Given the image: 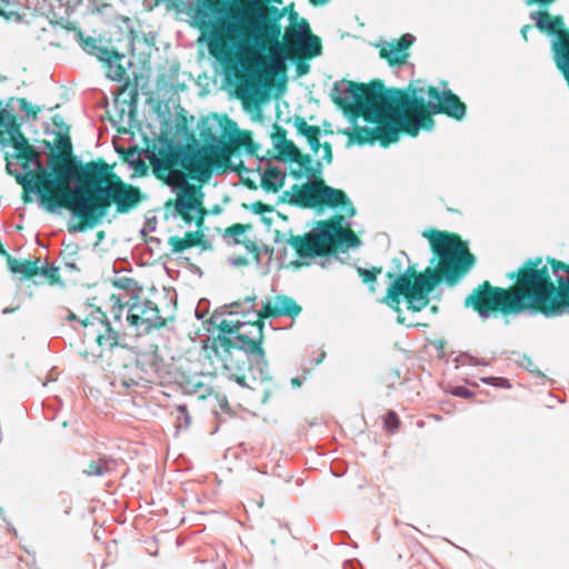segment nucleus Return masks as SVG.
<instances>
[{
    "label": "nucleus",
    "mask_w": 569,
    "mask_h": 569,
    "mask_svg": "<svg viewBox=\"0 0 569 569\" xmlns=\"http://www.w3.org/2000/svg\"><path fill=\"white\" fill-rule=\"evenodd\" d=\"M556 277V287L550 270L541 258L528 259L508 278L516 283L509 289L493 287L483 281L466 299L465 307L472 308L482 320L490 318L495 311L503 317L528 313L557 318L569 315V264L556 259H548Z\"/></svg>",
    "instance_id": "1"
},
{
    "label": "nucleus",
    "mask_w": 569,
    "mask_h": 569,
    "mask_svg": "<svg viewBox=\"0 0 569 569\" xmlns=\"http://www.w3.org/2000/svg\"><path fill=\"white\" fill-rule=\"evenodd\" d=\"M423 237L429 238L435 253L431 264L436 262L437 257L440 258L437 268L428 267L423 272H417L416 267L411 264L403 268V260H410L407 253L401 251L391 260L390 270L386 273L391 282L380 302L398 313L397 322L400 325L406 323V318L401 315V297L407 300L409 310L421 311L429 305V295L442 279L446 284L453 287L476 263V257L468 251L467 244L459 236L430 231V234L425 232Z\"/></svg>",
    "instance_id": "2"
},
{
    "label": "nucleus",
    "mask_w": 569,
    "mask_h": 569,
    "mask_svg": "<svg viewBox=\"0 0 569 569\" xmlns=\"http://www.w3.org/2000/svg\"><path fill=\"white\" fill-rule=\"evenodd\" d=\"M410 98V91L386 88L379 81L369 84L353 81L336 82L331 90V99L346 109L349 120L356 123L359 117L375 127L355 126L352 131H346L349 143L363 146L380 141L388 147L399 140V132L403 131L416 137L421 129V120L417 116L411 118V109H402L403 100Z\"/></svg>",
    "instance_id": "3"
},
{
    "label": "nucleus",
    "mask_w": 569,
    "mask_h": 569,
    "mask_svg": "<svg viewBox=\"0 0 569 569\" xmlns=\"http://www.w3.org/2000/svg\"><path fill=\"white\" fill-rule=\"evenodd\" d=\"M241 0H177V9L190 16L194 26L208 33V49L216 60L222 64L227 76L241 72L238 81V93L243 100L257 102L266 93V83L261 74L248 68L244 59L237 52L238 42L228 34L236 27L247 24L251 8Z\"/></svg>",
    "instance_id": "4"
},
{
    "label": "nucleus",
    "mask_w": 569,
    "mask_h": 569,
    "mask_svg": "<svg viewBox=\"0 0 569 569\" xmlns=\"http://www.w3.org/2000/svg\"><path fill=\"white\" fill-rule=\"evenodd\" d=\"M79 170L67 168L69 182L74 181L76 187L68 184L54 193L47 202V210L56 213L61 208L71 210L72 218L82 222L69 226V232H83L100 224L107 216L111 204H114L117 191V174L111 173L110 167L102 159L83 163L76 162Z\"/></svg>",
    "instance_id": "5"
},
{
    "label": "nucleus",
    "mask_w": 569,
    "mask_h": 569,
    "mask_svg": "<svg viewBox=\"0 0 569 569\" xmlns=\"http://www.w3.org/2000/svg\"><path fill=\"white\" fill-rule=\"evenodd\" d=\"M240 325L241 329H238L233 339L218 336L212 343L213 351L227 370L241 371L248 367L254 380H271L269 363L262 348L263 319L257 317L254 321H241Z\"/></svg>",
    "instance_id": "6"
},
{
    "label": "nucleus",
    "mask_w": 569,
    "mask_h": 569,
    "mask_svg": "<svg viewBox=\"0 0 569 569\" xmlns=\"http://www.w3.org/2000/svg\"><path fill=\"white\" fill-rule=\"evenodd\" d=\"M224 119H229L227 116L218 117L213 114L201 120L199 126L200 140L202 144L196 139L193 131L188 128L186 118L177 122V132L181 133L187 141L194 147V152L203 167L204 178L209 179L214 171L217 174H222L230 169L234 171L237 168H244L242 160H239L238 164H234L231 160L232 146H228L226 137L221 133V127Z\"/></svg>",
    "instance_id": "7"
},
{
    "label": "nucleus",
    "mask_w": 569,
    "mask_h": 569,
    "mask_svg": "<svg viewBox=\"0 0 569 569\" xmlns=\"http://www.w3.org/2000/svg\"><path fill=\"white\" fill-rule=\"evenodd\" d=\"M287 8L279 9L274 6H266L251 8L247 19L252 37L250 41L256 52H268L267 60L276 70L284 67L287 56L283 47L279 41L281 36V19L284 17Z\"/></svg>",
    "instance_id": "8"
},
{
    "label": "nucleus",
    "mask_w": 569,
    "mask_h": 569,
    "mask_svg": "<svg viewBox=\"0 0 569 569\" xmlns=\"http://www.w3.org/2000/svg\"><path fill=\"white\" fill-rule=\"evenodd\" d=\"M281 198L282 200L288 198L290 204L301 208L313 209L326 206L339 209L348 217L356 214V208L347 193L326 184L325 180L307 181L302 186L293 184L292 192L284 191Z\"/></svg>",
    "instance_id": "9"
},
{
    "label": "nucleus",
    "mask_w": 569,
    "mask_h": 569,
    "mask_svg": "<svg viewBox=\"0 0 569 569\" xmlns=\"http://www.w3.org/2000/svg\"><path fill=\"white\" fill-rule=\"evenodd\" d=\"M161 143L162 146L159 148V153L149 158L153 172L167 170L173 166H180L191 174L192 179L199 181L208 180L203 176L204 166H200V162L193 150L194 147L190 143V141H187L186 144H182L166 138L161 141Z\"/></svg>",
    "instance_id": "10"
},
{
    "label": "nucleus",
    "mask_w": 569,
    "mask_h": 569,
    "mask_svg": "<svg viewBox=\"0 0 569 569\" xmlns=\"http://www.w3.org/2000/svg\"><path fill=\"white\" fill-rule=\"evenodd\" d=\"M83 327V338L94 341L101 350H112L121 346L120 332L112 328L107 315L97 308L86 319L81 320Z\"/></svg>",
    "instance_id": "11"
},
{
    "label": "nucleus",
    "mask_w": 569,
    "mask_h": 569,
    "mask_svg": "<svg viewBox=\"0 0 569 569\" xmlns=\"http://www.w3.org/2000/svg\"><path fill=\"white\" fill-rule=\"evenodd\" d=\"M10 154H7V164L6 171L8 174L14 177L18 184H20L23 190V201L30 202L31 198L28 194L29 192L34 193L41 200L42 203L47 207V202L54 196L56 192H51L53 189H46L42 183L38 181V172L36 168L32 169L31 164L26 160L20 163L22 172L18 171L13 168V163L10 160Z\"/></svg>",
    "instance_id": "12"
},
{
    "label": "nucleus",
    "mask_w": 569,
    "mask_h": 569,
    "mask_svg": "<svg viewBox=\"0 0 569 569\" xmlns=\"http://www.w3.org/2000/svg\"><path fill=\"white\" fill-rule=\"evenodd\" d=\"M16 160H27L31 166L36 168L38 172V181L46 187V189H58L62 190L69 183V176L64 173L67 168L50 169L41 162V152L36 150L32 146L22 151L21 153L10 154Z\"/></svg>",
    "instance_id": "13"
},
{
    "label": "nucleus",
    "mask_w": 569,
    "mask_h": 569,
    "mask_svg": "<svg viewBox=\"0 0 569 569\" xmlns=\"http://www.w3.org/2000/svg\"><path fill=\"white\" fill-rule=\"evenodd\" d=\"M428 96V111L431 114H447L456 120H461L466 116L467 107L451 90H443L442 92L435 87H429Z\"/></svg>",
    "instance_id": "14"
},
{
    "label": "nucleus",
    "mask_w": 569,
    "mask_h": 569,
    "mask_svg": "<svg viewBox=\"0 0 569 569\" xmlns=\"http://www.w3.org/2000/svg\"><path fill=\"white\" fill-rule=\"evenodd\" d=\"M301 311L302 308L291 297L279 295L272 300H267L259 310H254L253 306H250L247 312H241L244 315L253 312L256 317L262 319L279 317H289L295 319L301 313Z\"/></svg>",
    "instance_id": "15"
},
{
    "label": "nucleus",
    "mask_w": 569,
    "mask_h": 569,
    "mask_svg": "<svg viewBox=\"0 0 569 569\" xmlns=\"http://www.w3.org/2000/svg\"><path fill=\"white\" fill-rule=\"evenodd\" d=\"M319 236L327 243H337L347 248L360 244L359 238L353 231L343 228V217L337 216L330 222L319 224Z\"/></svg>",
    "instance_id": "16"
},
{
    "label": "nucleus",
    "mask_w": 569,
    "mask_h": 569,
    "mask_svg": "<svg viewBox=\"0 0 569 569\" xmlns=\"http://www.w3.org/2000/svg\"><path fill=\"white\" fill-rule=\"evenodd\" d=\"M77 161L80 160L73 154L68 131L66 133L59 132L54 140V152L50 153L48 158L50 169L74 168V170H79L76 164Z\"/></svg>",
    "instance_id": "17"
},
{
    "label": "nucleus",
    "mask_w": 569,
    "mask_h": 569,
    "mask_svg": "<svg viewBox=\"0 0 569 569\" xmlns=\"http://www.w3.org/2000/svg\"><path fill=\"white\" fill-rule=\"evenodd\" d=\"M147 198L142 191L130 183L117 178L114 206L117 213L126 214L134 210Z\"/></svg>",
    "instance_id": "18"
},
{
    "label": "nucleus",
    "mask_w": 569,
    "mask_h": 569,
    "mask_svg": "<svg viewBox=\"0 0 569 569\" xmlns=\"http://www.w3.org/2000/svg\"><path fill=\"white\" fill-rule=\"evenodd\" d=\"M286 243L296 249L299 257L315 258L322 254L323 244L327 242L322 241L320 238L318 227L316 231H310L305 236H293L289 233Z\"/></svg>",
    "instance_id": "19"
},
{
    "label": "nucleus",
    "mask_w": 569,
    "mask_h": 569,
    "mask_svg": "<svg viewBox=\"0 0 569 569\" xmlns=\"http://www.w3.org/2000/svg\"><path fill=\"white\" fill-rule=\"evenodd\" d=\"M153 173L159 180L163 181L173 193L177 194V198L183 196L186 199L194 196V187L189 183L188 176L182 169L172 167Z\"/></svg>",
    "instance_id": "20"
},
{
    "label": "nucleus",
    "mask_w": 569,
    "mask_h": 569,
    "mask_svg": "<svg viewBox=\"0 0 569 569\" xmlns=\"http://www.w3.org/2000/svg\"><path fill=\"white\" fill-rule=\"evenodd\" d=\"M407 91H410V98L402 101V109H411L413 116H417L421 120V128L430 131L435 127V120L428 113V106L426 107L423 98V88H418L412 84L407 87Z\"/></svg>",
    "instance_id": "21"
},
{
    "label": "nucleus",
    "mask_w": 569,
    "mask_h": 569,
    "mask_svg": "<svg viewBox=\"0 0 569 569\" xmlns=\"http://www.w3.org/2000/svg\"><path fill=\"white\" fill-rule=\"evenodd\" d=\"M111 300H114L112 311L116 319H120L123 308L128 307L127 321L130 326H134L137 328L141 327V319L146 308L144 300H139L138 297L133 296H131L126 302H122L120 298L114 296L111 297Z\"/></svg>",
    "instance_id": "22"
},
{
    "label": "nucleus",
    "mask_w": 569,
    "mask_h": 569,
    "mask_svg": "<svg viewBox=\"0 0 569 569\" xmlns=\"http://www.w3.org/2000/svg\"><path fill=\"white\" fill-rule=\"evenodd\" d=\"M552 36H555L551 41L553 61L560 71L569 76V29L560 28Z\"/></svg>",
    "instance_id": "23"
},
{
    "label": "nucleus",
    "mask_w": 569,
    "mask_h": 569,
    "mask_svg": "<svg viewBox=\"0 0 569 569\" xmlns=\"http://www.w3.org/2000/svg\"><path fill=\"white\" fill-rule=\"evenodd\" d=\"M191 211L200 213L201 216L197 220L198 227H200L203 222L204 209L200 200H198L194 196L189 198H177L174 201V213L173 216H180L186 224H191L194 220Z\"/></svg>",
    "instance_id": "24"
},
{
    "label": "nucleus",
    "mask_w": 569,
    "mask_h": 569,
    "mask_svg": "<svg viewBox=\"0 0 569 569\" xmlns=\"http://www.w3.org/2000/svg\"><path fill=\"white\" fill-rule=\"evenodd\" d=\"M162 357L158 353V350L150 353H144L136 360V368L141 372L140 378L151 382L154 378H158L161 373Z\"/></svg>",
    "instance_id": "25"
},
{
    "label": "nucleus",
    "mask_w": 569,
    "mask_h": 569,
    "mask_svg": "<svg viewBox=\"0 0 569 569\" xmlns=\"http://www.w3.org/2000/svg\"><path fill=\"white\" fill-rule=\"evenodd\" d=\"M77 36L80 40V47L87 53L94 56L102 62H110V59L117 58V51L109 49L101 44V41L93 37H83L81 30H78Z\"/></svg>",
    "instance_id": "26"
},
{
    "label": "nucleus",
    "mask_w": 569,
    "mask_h": 569,
    "mask_svg": "<svg viewBox=\"0 0 569 569\" xmlns=\"http://www.w3.org/2000/svg\"><path fill=\"white\" fill-rule=\"evenodd\" d=\"M221 133L226 137L228 146H232V152L236 148L251 144V137L247 132L239 130L237 123L231 119H224L221 127Z\"/></svg>",
    "instance_id": "27"
},
{
    "label": "nucleus",
    "mask_w": 569,
    "mask_h": 569,
    "mask_svg": "<svg viewBox=\"0 0 569 569\" xmlns=\"http://www.w3.org/2000/svg\"><path fill=\"white\" fill-rule=\"evenodd\" d=\"M293 127L297 129L298 134L307 138L311 150L317 153L322 146L319 141V137L321 134L320 128L317 126H309L306 119L299 116L293 118Z\"/></svg>",
    "instance_id": "28"
},
{
    "label": "nucleus",
    "mask_w": 569,
    "mask_h": 569,
    "mask_svg": "<svg viewBox=\"0 0 569 569\" xmlns=\"http://www.w3.org/2000/svg\"><path fill=\"white\" fill-rule=\"evenodd\" d=\"M530 19L535 21V26L541 31L547 32L549 34H553L560 28L565 27V21L562 16H556L553 19H550V16L543 11H532L530 12Z\"/></svg>",
    "instance_id": "29"
},
{
    "label": "nucleus",
    "mask_w": 569,
    "mask_h": 569,
    "mask_svg": "<svg viewBox=\"0 0 569 569\" xmlns=\"http://www.w3.org/2000/svg\"><path fill=\"white\" fill-rule=\"evenodd\" d=\"M286 173L278 167L269 166L261 174V188L268 192H278L284 184Z\"/></svg>",
    "instance_id": "30"
},
{
    "label": "nucleus",
    "mask_w": 569,
    "mask_h": 569,
    "mask_svg": "<svg viewBox=\"0 0 569 569\" xmlns=\"http://www.w3.org/2000/svg\"><path fill=\"white\" fill-rule=\"evenodd\" d=\"M144 303L146 308L141 319L142 330L149 332L151 329L162 328L166 325V320L160 316L157 305L150 300H144Z\"/></svg>",
    "instance_id": "31"
},
{
    "label": "nucleus",
    "mask_w": 569,
    "mask_h": 569,
    "mask_svg": "<svg viewBox=\"0 0 569 569\" xmlns=\"http://www.w3.org/2000/svg\"><path fill=\"white\" fill-rule=\"evenodd\" d=\"M58 6L52 4L51 12L47 14V19L52 26H60L67 30H70L71 22L69 21V17L72 13V8L69 4L62 3V0H57Z\"/></svg>",
    "instance_id": "32"
},
{
    "label": "nucleus",
    "mask_w": 569,
    "mask_h": 569,
    "mask_svg": "<svg viewBox=\"0 0 569 569\" xmlns=\"http://www.w3.org/2000/svg\"><path fill=\"white\" fill-rule=\"evenodd\" d=\"M117 467V461L112 458H99L91 460L83 473L88 477H103L111 473Z\"/></svg>",
    "instance_id": "33"
},
{
    "label": "nucleus",
    "mask_w": 569,
    "mask_h": 569,
    "mask_svg": "<svg viewBox=\"0 0 569 569\" xmlns=\"http://www.w3.org/2000/svg\"><path fill=\"white\" fill-rule=\"evenodd\" d=\"M295 163L297 167L290 168V176L296 180H300L306 177L308 181H312L315 178L312 157L310 154H302Z\"/></svg>",
    "instance_id": "34"
},
{
    "label": "nucleus",
    "mask_w": 569,
    "mask_h": 569,
    "mask_svg": "<svg viewBox=\"0 0 569 569\" xmlns=\"http://www.w3.org/2000/svg\"><path fill=\"white\" fill-rule=\"evenodd\" d=\"M39 259L34 261H19L13 257H9L8 267L13 273H21L26 278H31L39 273Z\"/></svg>",
    "instance_id": "35"
},
{
    "label": "nucleus",
    "mask_w": 569,
    "mask_h": 569,
    "mask_svg": "<svg viewBox=\"0 0 569 569\" xmlns=\"http://www.w3.org/2000/svg\"><path fill=\"white\" fill-rule=\"evenodd\" d=\"M297 51L303 56L318 57L322 53L320 38L313 33L297 43Z\"/></svg>",
    "instance_id": "36"
},
{
    "label": "nucleus",
    "mask_w": 569,
    "mask_h": 569,
    "mask_svg": "<svg viewBox=\"0 0 569 569\" xmlns=\"http://www.w3.org/2000/svg\"><path fill=\"white\" fill-rule=\"evenodd\" d=\"M117 58L110 59V62H104L108 66L107 77L113 81H122L126 78L127 71L124 66L121 63L126 59L123 53L117 51Z\"/></svg>",
    "instance_id": "37"
},
{
    "label": "nucleus",
    "mask_w": 569,
    "mask_h": 569,
    "mask_svg": "<svg viewBox=\"0 0 569 569\" xmlns=\"http://www.w3.org/2000/svg\"><path fill=\"white\" fill-rule=\"evenodd\" d=\"M312 34L310 26L306 19H300L295 27H290L286 32V38L296 41V43L300 42L305 38Z\"/></svg>",
    "instance_id": "38"
},
{
    "label": "nucleus",
    "mask_w": 569,
    "mask_h": 569,
    "mask_svg": "<svg viewBox=\"0 0 569 569\" xmlns=\"http://www.w3.org/2000/svg\"><path fill=\"white\" fill-rule=\"evenodd\" d=\"M277 150L279 152V160L283 162L290 161L291 163H295L303 154L291 140H287L286 143L277 148Z\"/></svg>",
    "instance_id": "39"
},
{
    "label": "nucleus",
    "mask_w": 569,
    "mask_h": 569,
    "mask_svg": "<svg viewBox=\"0 0 569 569\" xmlns=\"http://www.w3.org/2000/svg\"><path fill=\"white\" fill-rule=\"evenodd\" d=\"M10 139H6L3 137L0 138V144L4 148L9 142H11L12 147L14 148V153H21L31 144L28 142L26 137L23 136L22 131L18 129L13 132V134H9Z\"/></svg>",
    "instance_id": "40"
},
{
    "label": "nucleus",
    "mask_w": 569,
    "mask_h": 569,
    "mask_svg": "<svg viewBox=\"0 0 569 569\" xmlns=\"http://www.w3.org/2000/svg\"><path fill=\"white\" fill-rule=\"evenodd\" d=\"M357 272L359 277H361L362 282L368 284L370 292H376L377 277L382 272L381 267H372L371 269H366L362 267H357Z\"/></svg>",
    "instance_id": "41"
},
{
    "label": "nucleus",
    "mask_w": 569,
    "mask_h": 569,
    "mask_svg": "<svg viewBox=\"0 0 569 569\" xmlns=\"http://www.w3.org/2000/svg\"><path fill=\"white\" fill-rule=\"evenodd\" d=\"M380 56L388 60V63L391 67L400 66L406 63L409 53H402L397 51V47L390 44L389 48H382L380 50Z\"/></svg>",
    "instance_id": "42"
},
{
    "label": "nucleus",
    "mask_w": 569,
    "mask_h": 569,
    "mask_svg": "<svg viewBox=\"0 0 569 569\" xmlns=\"http://www.w3.org/2000/svg\"><path fill=\"white\" fill-rule=\"evenodd\" d=\"M1 127L6 129L8 134H13L14 131L20 129V126L16 121V116L7 109L0 112V128Z\"/></svg>",
    "instance_id": "43"
},
{
    "label": "nucleus",
    "mask_w": 569,
    "mask_h": 569,
    "mask_svg": "<svg viewBox=\"0 0 569 569\" xmlns=\"http://www.w3.org/2000/svg\"><path fill=\"white\" fill-rule=\"evenodd\" d=\"M241 321L232 322L229 320H223L219 322V335L218 336H226L233 339V337L237 335L238 329H241L240 325Z\"/></svg>",
    "instance_id": "44"
},
{
    "label": "nucleus",
    "mask_w": 569,
    "mask_h": 569,
    "mask_svg": "<svg viewBox=\"0 0 569 569\" xmlns=\"http://www.w3.org/2000/svg\"><path fill=\"white\" fill-rule=\"evenodd\" d=\"M14 6L7 0H1L0 16L7 20H20V14L14 10Z\"/></svg>",
    "instance_id": "45"
},
{
    "label": "nucleus",
    "mask_w": 569,
    "mask_h": 569,
    "mask_svg": "<svg viewBox=\"0 0 569 569\" xmlns=\"http://www.w3.org/2000/svg\"><path fill=\"white\" fill-rule=\"evenodd\" d=\"M250 228V226H244L241 223H234L231 227L227 228L223 234V238H234L233 243L238 244L240 243V240L238 239L239 236L244 233L246 229Z\"/></svg>",
    "instance_id": "46"
},
{
    "label": "nucleus",
    "mask_w": 569,
    "mask_h": 569,
    "mask_svg": "<svg viewBox=\"0 0 569 569\" xmlns=\"http://www.w3.org/2000/svg\"><path fill=\"white\" fill-rule=\"evenodd\" d=\"M385 429L393 433L398 430L400 420L398 415L395 411H388L383 419Z\"/></svg>",
    "instance_id": "47"
},
{
    "label": "nucleus",
    "mask_w": 569,
    "mask_h": 569,
    "mask_svg": "<svg viewBox=\"0 0 569 569\" xmlns=\"http://www.w3.org/2000/svg\"><path fill=\"white\" fill-rule=\"evenodd\" d=\"M287 131L281 126L274 124V132L272 134V144L274 149L283 146L287 141Z\"/></svg>",
    "instance_id": "48"
},
{
    "label": "nucleus",
    "mask_w": 569,
    "mask_h": 569,
    "mask_svg": "<svg viewBox=\"0 0 569 569\" xmlns=\"http://www.w3.org/2000/svg\"><path fill=\"white\" fill-rule=\"evenodd\" d=\"M168 243L171 246L173 253H179L190 248V244L187 243L186 239H181L177 236L170 237Z\"/></svg>",
    "instance_id": "49"
},
{
    "label": "nucleus",
    "mask_w": 569,
    "mask_h": 569,
    "mask_svg": "<svg viewBox=\"0 0 569 569\" xmlns=\"http://www.w3.org/2000/svg\"><path fill=\"white\" fill-rule=\"evenodd\" d=\"M113 286L130 291L137 287V281L133 278L120 277L113 280Z\"/></svg>",
    "instance_id": "50"
},
{
    "label": "nucleus",
    "mask_w": 569,
    "mask_h": 569,
    "mask_svg": "<svg viewBox=\"0 0 569 569\" xmlns=\"http://www.w3.org/2000/svg\"><path fill=\"white\" fill-rule=\"evenodd\" d=\"M177 411H178L177 419L179 420L180 427H183L184 429H187L190 426V420H191V417H190L187 406L186 405L178 406Z\"/></svg>",
    "instance_id": "51"
},
{
    "label": "nucleus",
    "mask_w": 569,
    "mask_h": 569,
    "mask_svg": "<svg viewBox=\"0 0 569 569\" xmlns=\"http://www.w3.org/2000/svg\"><path fill=\"white\" fill-rule=\"evenodd\" d=\"M481 381L486 385L499 387V388H510L511 385L507 378L502 377H485L481 379Z\"/></svg>",
    "instance_id": "52"
},
{
    "label": "nucleus",
    "mask_w": 569,
    "mask_h": 569,
    "mask_svg": "<svg viewBox=\"0 0 569 569\" xmlns=\"http://www.w3.org/2000/svg\"><path fill=\"white\" fill-rule=\"evenodd\" d=\"M458 361L462 362L463 365H470V366H487V362L483 359H478L467 352H462L457 358Z\"/></svg>",
    "instance_id": "53"
},
{
    "label": "nucleus",
    "mask_w": 569,
    "mask_h": 569,
    "mask_svg": "<svg viewBox=\"0 0 569 569\" xmlns=\"http://www.w3.org/2000/svg\"><path fill=\"white\" fill-rule=\"evenodd\" d=\"M415 37L410 33L403 34L398 41H397V51L402 53H408V48L413 43Z\"/></svg>",
    "instance_id": "54"
},
{
    "label": "nucleus",
    "mask_w": 569,
    "mask_h": 569,
    "mask_svg": "<svg viewBox=\"0 0 569 569\" xmlns=\"http://www.w3.org/2000/svg\"><path fill=\"white\" fill-rule=\"evenodd\" d=\"M19 108L21 111L26 112V114L31 118L32 120H36L38 117L39 108L37 110H33V107L24 99H18Z\"/></svg>",
    "instance_id": "55"
},
{
    "label": "nucleus",
    "mask_w": 569,
    "mask_h": 569,
    "mask_svg": "<svg viewBox=\"0 0 569 569\" xmlns=\"http://www.w3.org/2000/svg\"><path fill=\"white\" fill-rule=\"evenodd\" d=\"M451 395L462 399H471L475 397V392L465 386H456L451 390Z\"/></svg>",
    "instance_id": "56"
},
{
    "label": "nucleus",
    "mask_w": 569,
    "mask_h": 569,
    "mask_svg": "<svg viewBox=\"0 0 569 569\" xmlns=\"http://www.w3.org/2000/svg\"><path fill=\"white\" fill-rule=\"evenodd\" d=\"M250 209L253 213L264 216V213L273 212V208L269 204L262 203L260 201L253 202L250 206Z\"/></svg>",
    "instance_id": "57"
},
{
    "label": "nucleus",
    "mask_w": 569,
    "mask_h": 569,
    "mask_svg": "<svg viewBox=\"0 0 569 569\" xmlns=\"http://www.w3.org/2000/svg\"><path fill=\"white\" fill-rule=\"evenodd\" d=\"M39 272L51 279L52 281H56L58 279V272H59V268L58 267H54V266H43L41 268H39Z\"/></svg>",
    "instance_id": "58"
},
{
    "label": "nucleus",
    "mask_w": 569,
    "mask_h": 569,
    "mask_svg": "<svg viewBox=\"0 0 569 569\" xmlns=\"http://www.w3.org/2000/svg\"><path fill=\"white\" fill-rule=\"evenodd\" d=\"M52 3H49L47 0L37 1L34 6V11L40 16L47 18V14L51 12Z\"/></svg>",
    "instance_id": "59"
},
{
    "label": "nucleus",
    "mask_w": 569,
    "mask_h": 569,
    "mask_svg": "<svg viewBox=\"0 0 569 569\" xmlns=\"http://www.w3.org/2000/svg\"><path fill=\"white\" fill-rule=\"evenodd\" d=\"M202 236L203 234L201 232H199V231H194V232L193 231H188L184 234V239H186L187 243L190 244V248H192V247H194V246L200 243V240H201Z\"/></svg>",
    "instance_id": "60"
},
{
    "label": "nucleus",
    "mask_w": 569,
    "mask_h": 569,
    "mask_svg": "<svg viewBox=\"0 0 569 569\" xmlns=\"http://www.w3.org/2000/svg\"><path fill=\"white\" fill-rule=\"evenodd\" d=\"M231 371H234V372L232 373V377H234L236 382H237L240 387H242V388H250V389H252V387H251V386H249V385L247 383V381H246L244 369H243V370H241V371H240V370H237V369H232Z\"/></svg>",
    "instance_id": "61"
},
{
    "label": "nucleus",
    "mask_w": 569,
    "mask_h": 569,
    "mask_svg": "<svg viewBox=\"0 0 569 569\" xmlns=\"http://www.w3.org/2000/svg\"><path fill=\"white\" fill-rule=\"evenodd\" d=\"M322 151H323V154H322V160L330 164L332 162V147L329 142H323L322 146Z\"/></svg>",
    "instance_id": "62"
},
{
    "label": "nucleus",
    "mask_w": 569,
    "mask_h": 569,
    "mask_svg": "<svg viewBox=\"0 0 569 569\" xmlns=\"http://www.w3.org/2000/svg\"><path fill=\"white\" fill-rule=\"evenodd\" d=\"M224 312L216 310L209 318V325L219 328V322L223 321Z\"/></svg>",
    "instance_id": "63"
},
{
    "label": "nucleus",
    "mask_w": 569,
    "mask_h": 569,
    "mask_svg": "<svg viewBox=\"0 0 569 569\" xmlns=\"http://www.w3.org/2000/svg\"><path fill=\"white\" fill-rule=\"evenodd\" d=\"M243 244L249 252H252L256 254V260L259 262L260 258H259V251H258L257 243L252 240H247V241H243Z\"/></svg>",
    "instance_id": "64"
}]
</instances>
